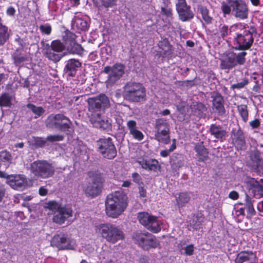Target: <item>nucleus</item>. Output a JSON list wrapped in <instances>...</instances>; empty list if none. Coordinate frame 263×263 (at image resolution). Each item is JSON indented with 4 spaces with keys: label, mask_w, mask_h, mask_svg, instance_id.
I'll list each match as a JSON object with an SVG mask.
<instances>
[{
    "label": "nucleus",
    "mask_w": 263,
    "mask_h": 263,
    "mask_svg": "<svg viewBox=\"0 0 263 263\" xmlns=\"http://www.w3.org/2000/svg\"><path fill=\"white\" fill-rule=\"evenodd\" d=\"M127 205L126 196L122 192H115L109 194L106 197V214L109 217L116 218L123 213Z\"/></svg>",
    "instance_id": "obj_1"
},
{
    "label": "nucleus",
    "mask_w": 263,
    "mask_h": 263,
    "mask_svg": "<svg viewBox=\"0 0 263 263\" xmlns=\"http://www.w3.org/2000/svg\"><path fill=\"white\" fill-rule=\"evenodd\" d=\"M221 9L224 15L231 13L240 20L247 19L249 14V7L245 0H226L221 3Z\"/></svg>",
    "instance_id": "obj_2"
},
{
    "label": "nucleus",
    "mask_w": 263,
    "mask_h": 263,
    "mask_svg": "<svg viewBox=\"0 0 263 263\" xmlns=\"http://www.w3.org/2000/svg\"><path fill=\"white\" fill-rule=\"evenodd\" d=\"M95 230L107 242L115 243L124 238L123 232L115 224L106 223L95 226Z\"/></svg>",
    "instance_id": "obj_3"
},
{
    "label": "nucleus",
    "mask_w": 263,
    "mask_h": 263,
    "mask_svg": "<svg viewBox=\"0 0 263 263\" xmlns=\"http://www.w3.org/2000/svg\"><path fill=\"white\" fill-rule=\"evenodd\" d=\"M124 99L132 102H140L146 100V90L142 84L129 82L124 87Z\"/></svg>",
    "instance_id": "obj_4"
},
{
    "label": "nucleus",
    "mask_w": 263,
    "mask_h": 263,
    "mask_svg": "<svg viewBox=\"0 0 263 263\" xmlns=\"http://www.w3.org/2000/svg\"><path fill=\"white\" fill-rule=\"evenodd\" d=\"M30 171L37 178L47 179L53 176L55 168L52 164L46 160H38L31 163Z\"/></svg>",
    "instance_id": "obj_5"
},
{
    "label": "nucleus",
    "mask_w": 263,
    "mask_h": 263,
    "mask_svg": "<svg viewBox=\"0 0 263 263\" xmlns=\"http://www.w3.org/2000/svg\"><path fill=\"white\" fill-rule=\"evenodd\" d=\"M45 124L48 128L65 132L68 130L71 122L66 116L61 114H58L49 115L46 120Z\"/></svg>",
    "instance_id": "obj_6"
},
{
    "label": "nucleus",
    "mask_w": 263,
    "mask_h": 263,
    "mask_svg": "<svg viewBox=\"0 0 263 263\" xmlns=\"http://www.w3.org/2000/svg\"><path fill=\"white\" fill-rule=\"evenodd\" d=\"M133 239L135 243L145 250L156 248L159 245L156 237L148 232H136L133 235Z\"/></svg>",
    "instance_id": "obj_7"
},
{
    "label": "nucleus",
    "mask_w": 263,
    "mask_h": 263,
    "mask_svg": "<svg viewBox=\"0 0 263 263\" xmlns=\"http://www.w3.org/2000/svg\"><path fill=\"white\" fill-rule=\"evenodd\" d=\"M102 183V178L100 174L92 173L87 179V186L83 187L85 194L91 197L97 196L101 192Z\"/></svg>",
    "instance_id": "obj_8"
},
{
    "label": "nucleus",
    "mask_w": 263,
    "mask_h": 263,
    "mask_svg": "<svg viewBox=\"0 0 263 263\" xmlns=\"http://www.w3.org/2000/svg\"><path fill=\"white\" fill-rule=\"evenodd\" d=\"M137 218L139 222L148 231L154 233L161 231V223L157 216L147 212H139Z\"/></svg>",
    "instance_id": "obj_9"
},
{
    "label": "nucleus",
    "mask_w": 263,
    "mask_h": 263,
    "mask_svg": "<svg viewBox=\"0 0 263 263\" xmlns=\"http://www.w3.org/2000/svg\"><path fill=\"white\" fill-rule=\"evenodd\" d=\"M97 146L98 152L104 158L112 159L117 156V149L111 138L100 139Z\"/></svg>",
    "instance_id": "obj_10"
},
{
    "label": "nucleus",
    "mask_w": 263,
    "mask_h": 263,
    "mask_svg": "<svg viewBox=\"0 0 263 263\" xmlns=\"http://www.w3.org/2000/svg\"><path fill=\"white\" fill-rule=\"evenodd\" d=\"M125 66L121 63H117L112 67L105 66L103 72L108 74V78L106 81L107 85H112L119 80L125 72Z\"/></svg>",
    "instance_id": "obj_11"
},
{
    "label": "nucleus",
    "mask_w": 263,
    "mask_h": 263,
    "mask_svg": "<svg viewBox=\"0 0 263 263\" xmlns=\"http://www.w3.org/2000/svg\"><path fill=\"white\" fill-rule=\"evenodd\" d=\"M156 139L159 142L168 144L170 142V137L169 125L166 120L163 119L157 120L156 122Z\"/></svg>",
    "instance_id": "obj_12"
},
{
    "label": "nucleus",
    "mask_w": 263,
    "mask_h": 263,
    "mask_svg": "<svg viewBox=\"0 0 263 263\" xmlns=\"http://www.w3.org/2000/svg\"><path fill=\"white\" fill-rule=\"evenodd\" d=\"M51 245L60 250L73 249L75 246V242L68 237L67 234L60 233L53 236Z\"/></svg>",
    "instance_id": "obj_13"
},
{
    "label": "nucleus",
    "mask_w": 263,
    "mask_h": 263,
    "mask_svg": "<svg viewBox=\"0 0 263 263\" xmlns=\"http://www.w3.org/2000/svg\"><path fill=\"white\" fill-rule=\"evenodd\" d=\"M176 10L180 20L187 22L194 18V14L186 0H176Z\"/></svg>",
    "instance_id": "obj_14"
},
{
    "label": "nucleus",
    "mask_w": 263,
    "mask_h": 263,
    "mask_svg": "<svg viewBox=\"0 0 263 263\" xmlns=\"http://www.w3.org/2000/svg\"><path fill=\"white\" fill-rule=\"evenodd\" d=\"M234 39L237 44L236 48L243 50L249 49L254 41L252 33L247 30L242 33H237Z\"/></svg>",
    "instance_id": "obj_15"
},
{
    "label": "nucleus",
    "mask_w": 263,
    "mask_h": 263,
    "mask_svg": "<svg viewBox=\"0 0 263 263\" xmlns=\"http://www.w3.org/2000/svg\"><path fill=\"white\" fill-rule=\"evenodd\" d=\"M89 118L91 124L95 127L106 132L111 130V122L107 118L102 117L101 114H95L93 116H89Z\"/></svg>",
    "instance_id": "obj_16"
},
{
    "label": "nucleus",
    "mask_w": 263,
    "mask_h": 263,
    "mask_svg": "<svg viewBox=\"0 0 263 263\" xmlns=\"http://www.w3.org/2000/svg\"><path fill=\"white\" fill-rule=\"evenodd\" d=\"M27 179L25 175H11L8 177L7 183L13 189L23 191L27 186Z\"/></svg>",
    "instance_id": "obj_17"
},
{
    "label": "nucleus",
    "mask_w": 263,
    "mask_h": 263,
    "mask_svg": "<svg viewBox=\"0 0 263 263\" xmlns=\"http://www.w3.org/2000/svg\"><path fill=\"white\" fill-rule=\"evenodd\" d=\"M247 189L249 194L256 198H260L263 196V186L253 178L247 181Z\"/></svg>",
    "instance_id": "obj_18"
},
{
    "label": "nucleus",
    "mask_w": 263,
    "mask_h": 263,
    "mask_svg": "<svg viewBox=\"0 0 263 263\" xmlns=\"http://www.w3.org/2000/svg\"><path fill=\"white\" fill-rule=\"evenodd\" d=\"M88 17L80 12H77L72 20V26L78 30L85 31L89 27Z\"/></svg>",
    "instance_id": "obj_19"
},
{
    "label": "nucleus",
    "mask_w": 263,
    "mask_h": 263,
    "mask_svg": "<svg viewBox=\"0 0 263 263\" xmlns=\"http://www.w3.org/2000/svg\"><path fill=\"white\" fill-rule=\"evenodd\" d=\"M66 37L67 39H69V41L67 40L65 41L66 44L67 45V50L72 54H81L83 51V48L80 44L75 42V34L69 32L66 33Z\"/></svg>",
    "instance_id": "obj_20"
},
{
    "label": "nucleus",
    "mask_w": 263,
    "mask_h": 263,
    "mask_svg": "<svg viewBox=\"0 0 263 263\" xmlns=\"http://www.w3.org/2000/svg\"><path fill=\"white\" fill-rule=\"evenodd\" d=\"M72 215L71 208L62 207L59 209L57 213L53 217V221L56 223L61 224L65 222V220Z\"/></svg>",
    "instance_id": "obj_21"
},
{
    "label": "nucleus",
    "mask_w": 263,
    "mask_h": 263,
    "mask_svg": "<svg viewBox=\"0 0 263 263\" xmlns=\"http://www.w3.org/2000/svg\"><path fill=\"white\" fill-rule=\"evenodd\" d=\"M233 142L237 149H242L246 146V141L242 130L238 129H233L232 131Z\"/></svg>",
    "instance_id": "obj_22"
},
{
    "label": "nucleus",
    "mask_w": 263,
    "mask_h": 263,
    "mask_svg": "<svg viewBox=\"0 0 263 263\" xmlns=\"http://www.w3.org/2000/svg\"><path fill=\"white\" fill-rule=\"evenodd\" d=\"M256 258V254L252 251H241L237 254L234 263H243L245 262L254 263Z\"/></svg>",
    "instance_id": "obj_23"
},
{
    "label": "nucleus",
    "mask_w": 263,
    "mask_h": 263,
    "mask_svg": "<svg viewBox=\"0 0 263 263\" xmlns=\"http://www.w3.org/2000/svg\"><path fill=\"white\" fill-rule=\"evenodd\" d=\"M212 98H213V109L219 115H223L226 112L223 106V97L219 93L213 92Z\"/></svg>",
    "instance_id": "obj_24"
},
{
    "label": "nucleus",
    "mask_w": 263,
    "mask_h": 263,
    "mask_svg": "<svg viewBox=\"0 0 263 263\" xmlns=\"http://www.w3.org/2000/svg\"><path fill=\"white\" fill-rule=\"evenodd\" d=\"M204 217L201 213L195 214L191 220L189 221L188 228L189 230L197 231L202 228Z\"/></svg>",
    "instance_id": "obj_25"
},
{
    "label": "nucleus",
    "mask_w": 263,
    "mask_h": 263,
    "mask_svg": "<svg viewBox=\"0 0 263 263\" xmlns=\"http://www.w3.org/2000/svg\"><path fill=\"white\" fill-rule=\"evenodd\" d=\"M209 132L210 134L213 136L217 140L223 141L227 135V131L226 128L221 125L213 124H211Z\"/></svg>",
    "instance_id": "obj_26"
},
{
    "label": "nucleus",
    "mask_w": 263,
    "mask_h": 263,
    "mask_svg": "<svg viewBox=\"0 0 263 263\" xmlns=\"http://www.w3.org/2000/svg\"><path fill=\"white\" fill-rule=\"evenodd\" d=\"M250 157L254 170H263V159L259 151L256 149L251 152Z\"/></svg>",
    "instance_id": "obj_27"
},
{
    "label": "nucleus",
    "mask_w": 263,
    "mask_h": 263,
    "mask_svg": "<svg viewBox=\"0 0 263 263\" xmlns=\"http://www.w3.org/2000/svg\"><path fill=\"white\" fill-rule=\"evenodd\" d=\"M127 127L129 131V134L133 137L138 140L141 141L144 138L143 133L138 129L137 127V123L135 121L130 120L127 122Z\"/></svg>",
    "instance_id": "obj_28"
},
{
    "label": "nucleus",
    "mask_w": 263,
    "mask_h": 263,
    "mask_svg": "<svg viewBox=\"0 0 263 263\" xmlns=\"http://www.w3.org/2000/svg\"><path fill=\"white\" fill-rule=\"evenodd\" d=\"M81 66V63L77 60L71 59L67 61L65 66V70L68 76L70 77L75 76L77 71Z\"/></svg>",
    "instance_id": "obj_29"
},
{
    "label": "nucleus",
    "mask_w": 263,
    "mask_h": 263,
    "mask_svg": "<svg viewBox=\"0 0 263 263\" xmlns=\"http://www.w3.org/2000/svg\"><path fill=\"white\" fill-rule=\"evenodd\" d=\"M194 149L196 153V156L197 157L198 161L204 162L208 159L209 151L203 144V143H196L194 147Z\"/></svg>",
    "instance_id": "obj_30"
},
{
    "label": "nucleus",
    "mask_w": 263,
    "mask_h": 263,
    "mask_svg": "<svg viewBox=\"0 0 263 263\" xmlns=\"http://www.w3.org/2000/svg\"><path fill=\"white\" fill-rule=\"evenodd\" d=\"M220 67L224 70H230L235 67L233 52H228L220 59Z\"/></svg>",
    "instance_id": "obj_31"
},
{
    "label": "nucleus",
    "mask_w": 263,
    "mask_h": 263,
    "mask_svg": "<svg viewBox=\"0 0 263 263\" xmlns=\"http://www.w3.org/2000/svg\"><path fill=\"white\" fill-rule=\"evenodd\" d=\"M137 162L140 165L142 168L148 170L156 171L158 166V161L154 159L145 160L141 159L137 161Z\"/></svg>",
    "instance_id": "obj_32"
},
{
    "label": "nucleus",
    "mask_w": 263,
    "mask_h": 263,
    "mask_svg": "<svg viewBox=\"0 0 263 263\" xmlns=\"http://www.w3.org/2000/svg\"><path fill=\"white\" fill-rule=\"evenodd\" d=\"M99 101L98 99H96L95 97L89 98L87 100L88 111L89 116H93L95 114H101L102 111L99 106Z\"/></svg>",
    "instance_id": "obj_33"
},
{
    "label": "nucleus",
    "mask_w": 263,
    "mask_h": 263,
    "mask_svg": "<svg viewBox=\"0 0 263 263\" xmlns=\"http://www.w3.org/2000/svg\"><path fill=\"white\" fill-rule=\"evenodd\" d=\"M158 46L161 50L159 51L163 58L167 57L173 53L172 47L167 39H164L158 43Z\"/></svg>",
    "instance_id": "obj_34"
},
{
    "label": "nucleus",
    "mask_w": 263,
    "mask_h": 263,
    "mask_svg": "<svg viewBox=\"0 0 263 263\" xmlns=\"http://www.w3.org/2000/svg\"><path fill=\"white\" fill-rule=\"evenodd\" d=\"M254 200H252L251 197L248 195H246V198L245 199L244 208H241L240 210L242 211V214H244V211L246 210L248 216H252L255 214V211L253 206Z\"/></svg>",
    "instance_id": "obj_35"
},
{
    "label": "nucleus",
    "mask_w": 263,
    "mask_h": 263,
    "mask_svg": "<svg viewBox=\"0 0 263 263\" xmlns=\"http://www.w3.org/2000/svg\"><path fill=\"white\" fill-rule=\"evenodd\" d=\"M191 107L193 113L198 117L202 116L207 110L206 106L200 102H193Z\"/></svg>",
    "instance_id": "obj_36"
},
{
    "label": "nucleus",
    "mask_w": 263,
    "mask_h": 263,
    "mask_svg": "<svg viewBox=\"0 0 263 263\" xmlns=\"http://www.w3.org/2000/svg\"><path fill=\"white\" fill-rule=\"evenodd\" d=\"M198 11L201 14L202 17L206 24L212 23L213 17L209 15V10L202 5H199L197 7Z\"/></svg>",
    "instance_id": "obj_37"
},
{
    "label": "nucleus",
    "mask_w": 263,
    "mask_h": 263,
    "mask_svg": "<svg viewBox=\"0 0 263 263\" xmlns=\"http://www.w3.org/2000/svg\"><path fill=\"white\" fill-rule=\"evenodd\" d=\"M172 8L171 2L168 0H164L161 6V13L167 17L172 16Z\"/></svg>",
    "instance_id": "obj_38"
},
{
    "label": "nucleus",
    "mask_w": 263,
    "mask_h": 263,
    "mask_svg": "<svg viewBox=\"0 0 263 263\" xmlns=\"http://www.w3.org/2000/svg\"><path fill=\"white\" fill-rule=\"evenodd\" d=\"M246 55L247 52L245 51H241L239 53L233 52L235 67L238 65H242L245 63L246 61L245 57Z\"/></svg>",
    "instance_id": "obj_39"
},
{
    "label": "nucleus",
    "mask_w": 263,
    "mask_h": 263,
    "mask_svg": "<svg viewBox=\"0 0 263 263\" xmlns=\"http://www.w3.org/2000/svg\"><path fill=\"white\" fill-rule=\"evenodd\" d=\"M12 96L8 93H4L0 96V106L10 107L12 105Z\"/></svg>",
    "instance_id": "obj_40"
},
{
    "label": "nucleus",
    "mask_w": 263,
    "mask_h": 263,
    "mask_svg": "<svg viewBox=\"0 0 263 263\" xmlns=\"http://www.w3.org/2000/svg\"><path fill=\"white\" fill-rule=\"evenodd\" d=\"M234 27L231 26L230 28L226 25L220 24L219 26L218 34L223 39H226L229 35L231 34Z\"/></svg>",
    "instance_id": "obj_41"
},
{
    "label": "nucleus",
    "mask_w": 263,
    "mask_h": 263,
    "mask_svg": "<svg viewBox=\"0 0 263 263\" xmlns=\"http://www.w3.org/2000/svg\"><path fill=\"white\" fill-rule=\"evenodd\" d=\"M96 99L100 100L99 101V106H100V108L102 110H104L106 108H107L110 106V102L108 98L104 94H100L95 97Z\"/></svg>",
    "instance_id": "obj_42"
},
{
    "label": "nucleus",
    "mask_w": 263,
    "mask_h": 263,
    "mask_svg": "<svg viewBox=\"0 0 263 263\" xmlns=\"http://www.w3.org/2000/svg\"><path fill=\"white\" fill-rule=\"evenodd\" d=\"M46 56L50 60L54 62H58L63 56V54L62 53L55 52L49 48L46 52Z\"/></svg>",
    "instance_id": "obj_43"
},
{
    "label": "nucleus",
    "mask_w": 263,
    "mask_h": 263,
    "mask_svg": "<svg viewBox=\"0 0 263 263\" xmlns=\"http://www.w3.org/2000/svg\"><path fill=\"white\" fill-rule=\"evenodd\" d=\"M237 110L240 117L242 118V120L246 123L248 120L249 112L248 110V107L245 104H241L238 105Z\"/></svg>",
    "instance_id": "obj_44"
},
{
    "label": "nucleus",
    "mask_w": 263,
    "mask_h": 263,
    "mask_svg": "<svg viewBox=\"0 0 263 263\" xmlns=\"http://www.w3.org/2000/svg\"><path fill=\"white\" fill-rule=\"evenodd\" d=\"M12 57L14 63L16 66H20L21 65L27 60V58L25 54L20 53L17 51L14 52L12 54Z\"/></svg>",
    "instance_id": "obj_45"
},
{
    "label": "nucleus",
    "mask_w": 263,
    "mask_h": 263,
    "mask_svg": "<svg viewBox=\"0 0 263 263\" xmlns=\"http://www.w3.org/2000/svg\"><path fill=\"white\" fill-rule=\"evenodd\" d=\"M27 107L35 115V118L41 116L45 112V110L42 107L36 106L33 104H28Z\"/></svg>",
    "instance_id": "obj_46"
},
{
    "label": "nucleus",
    "mask_w": 263,
    "mask_h": 263,
    "mask_svg": "<svg viewBox=\"0 0 263 263\" xmlns=\"http://www.w3.org/2000/svg\"><path fill=\"white\" fill-rule=\"evenodd\" d=\"M190 200V195L187 192H182L179 194L176 198L177 203L178 205L183 206Z\"/></svg>",
    "instance_id": "obj_47"
},
{
    "label": "nucleus",
    "mask_w": 263,
    "mask_h": 263,
    "mask_svg": "<svg viewBox=\"0 0 263 263\" xmlns=\"http://www.w3.org/2000/svg\"><path fill=\"white\" fill-rule=\"evenodd\" d=\"M65 45L59 40H54L51 42V46L49 49L58 52L59 53H62L63 51L65 49Z\"/></svg>",
    "instance_id": "obj_48"
},
{
    "label": "nucleus",
    "mask_w": 263,
    "mask_h": 263,
    "mask_svg": "<svg viewBox=\"0 0 263 263\" xmlns=\"http://www.w3.org/2000/svg\"><path fill=\"white\" fill-rule=\"evenodd\" d=\"M0 160L7 164H10L12 160L11 154L6 150L0 152Z\"/></svg>",
    "instance_id": "obj_49"
},
{
    "label": "nucleus",
    "mask_w": 263,
    "mask_h": 263,
    "mask_svg": "<svg viewBox=\"0 0 263 263\" xmlns=\"http://www.w3.org/2000/svg\"><path fill=\"white\" fill-rule=\"evenodd\" d=\"M9 36L8 28L5 26L0 28V45H4L9 39Z\"/></svg>",
    "instance_id": "obj_50"
},
{
    "label": "nucleus",
    "mask_w": 263,
    "mask_h": 263,
    "mask_svg": "<svg viewBox=\"0 0 263 263\" xmlns=\"http://www.w3.org/2000/svg\"><path fill=\"white\" fill-rule=\"evenodd\" d=\"M44 208L49 209L52 212L58 211L59 209L62 208L60 206L59 204L55 201H50L48 202L45 203Z\"/></svg>",
    "instance_id": "obj_51"
},
{
    "label": "nucleus",
    "mask_w": 263,
    "mask_h": 263,
    "mask_svg": "<svg viewBox=\"0 0 263 263\" xmlns=\"http://www.w3.org/2000/svg\"><path fill=\"white\" fill-rule=\"evenodd\" d=\"M249 83V81L248 79H244L241 82H238L236 84H234L231 85V88L233 89H240L245 87V86L248 85Z\"/></svg>",
    "instance_id": "obj_52"
},
{
    "label": "nucleus",
    "mask_w": 263,
    "mask_h": 263,
    "mask_svg": "<svg viewBox=\"0 0 263 263\" xmlns=\"http://www.w3.org/2000/svg\"><path fill=\"white\" fill-rule=\"evenodd\" d=\"M64 136L62 135H49L46 138V140L51 142L60 141L63 140Z\"/></svg>",
    "instance_id": "obj_53"
},
{
    "label": "nucleus",
    "mask_w": 263,
    "mask_h": 263,
    "mask_svg": "<svg viewBox=\"0 0 263 263\" xmlns=\"http://www.w3.org/2000/svg\"><path fill=\"white\" fill-rule=\"evenodd\" d=\"M101 6L105 8H110L116 5L117 0H100Z\"/></svg>",
    "instance_id": "obj_54"
},
{
    "label": "nucleus",
    "mask_w": 263,
    "mask_h": 263,
    "mask_svg": "<svg viewBox=\"0 0 263 263\" xmlns=\"http://www.w3.org/2000/svg\"><path fill=\"white\" fill-rule=\"evenodd\" d=\"M41 31L46 35H49L51 32V27L49 24L41 25L40 27Z\"/></svg>",
    "instance_id": "obj_55"
},
{
    "label": "nucleus",
    "mask_w": 263,
    "mask_h": 263,
    "mask_svg": "<svg viewBox=\"0 0 263 263\" xmlns=\"http://www.w3.org/2000/svg\"><path fill=\"white\" fill-rule=\"evenodd\" d=\"M15 41H16L18 44L21 46L22 47H26L27 45H32L34 44V42L29 43V42H26V40L23 39H21L20 37H18L15 39Z\"/></svg>",
    "instance_id": "obj_56"
},
{
    "label": "nucleus",
    "mask_w": 263,
    "mask_h": 263,
    "mask_svg": "<svg viewBox=\"0 0 263 263\" xmlns=\"http://www.w3.org/2000/svg\"><path fill=\"white\" fill-rule=\"evenodd\" d=\"M184 250L186 255L191 256L194 253V246L193 245H188L184 248Z\"/></svg>",
    "instance_id": "obj_57"
},
{
    "label": "nucleus",
    "mask_w": 263,
    "mask_h": 263,
    "mask_svg": "<svg viewBox=\"0 0 263 263\" xmlns=\"http://www.w3.org/2000/svg\"><path fill=\"white\" fill-rule=\"evenodd\" d=\"M34 142L36 145L43 147L45 145L46 141L42 138L36 137L34 139Z\"/></svg>",
    "instance_id": "obj_58"
},
{
    "label": "nucleus",
    "mask_w": 263,
    "mask_h": 263,
    "mask_svg": "<svg viewBox=\"0 0 263 263\" xmlns=\"http://www.w3.org/2000/svg\"><path fill=\"white\" fill-rule=\"evenodd\" d=\"M249 124L252 128H257L260 125V122L258 119H255L250 122Z\"/></svg>",
    "instance_id": "obj_59"
},
{
    "label": "nucleus",
    "mask_w": 263,
    "mask_h": 263,
    "mask_svg": "<svg viewBox=\"0 0 263 263\" xmlns=\"http://www.w3.org/2000/svg\"><path fill=\"white\" fill-rule=\"evenodd\" d=\"M16 12L15 9L12 6H9L6 10V14L9 16H14Z\"/></svg>",
    "instance_id": "obj_60"
},
{
    "label": "nucleus",
    "mask_w": 263,
    "mask_h": 263,
    "mask_svg": "<svg viewBox=\"0 0 263 263\" xmlns=\"http://www.w3.org/2000/svg\"><path fill=\"white\" fill-rule=\"evenodd\" d=\"M132 178L134 182L136 183L139 184L141 182L142 178L140 175L137 173H134L132 174Z\"/></svg>",
    "instance_id": "obj_61"
},
{
    "label": "nucleus",
    "mask_w": 263,
    "mask_h": 263,
    "mask_svg": "<svg viewBox=\"0 0 263 263\" xmlns=\"http://www.w3.org/2000/svg\"><path fill=\"white\" fill-rule=\"evenodd\" d=\"M6 189L5 185L0 183V202H1L5 196Z\"/></svg>",
    "instance_id": "obj_62"
},
{
    "label": "nucleus",
    "mask_w": 263,
    "mask_h": 263,
    "mask_svg": "<svg viewBox=\"0 0 263 263\" xmlns=\"http://www.w3.org/2000/svg\"><path fill=\"white\" fill-rule=\"evenodd\" d=\"M229 197L233 200H236L238 198V193L236 191H232L229 193Z\"/></svg>",
    "instance_id": "obj_63"
},
{
    "label": "nucleus",
    "mask_w": 263,
    "mask_h": 263,
    "mask_svg": "<svg viewBox=\"0 0 263 263\" xmlns=\"http://www.w3.org/2000/svg\"><path fill=\"white\" fill-rule=\"evenodd\" d=\"M39 194L41 196H45L47 194L48 190L44 188V187H41L39 189Z\"/></svg>",
    "instance_id": "obj_64"
}]
</instances>
